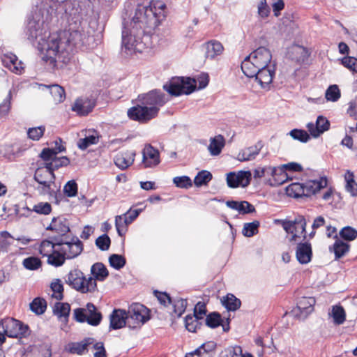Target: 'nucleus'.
<instances>
[{"instance_id": "f257e3e1", "label": "nucleus", "mask_w": 357, "mask_h": 357, "mask_svg": "<svg viewBox=\"0 0 357 357\" xmlns=\"http://www.w3.org/2000/svg\"><path fill=\"white\" fill-rule=\"evenodd\" d=\"M136 6L129 26L123 23L121 50L127 55L142 52L151 45L153 30L166 16V4L160 0H129Z\"/></svg>"}, {"instance_id": "f03ea898", "label": "nucleus", "mask_w": 357, "mask_h": 357, "mask_svg": "<svg viewBox=\"0 0 357 357\" xmlns=\"http://www.w3.org/2000/svg\"><path fill=\"white\" fill-rule=\"evenodd\" d=\"M137 101L138 104L130 108L127 114L130 119L144 123L158 116L160 107L166 103L167 100L161 90L153 89L139 94Z\"/></svg>"}, {"instance_id": "7ed1b4c3", "label": "nucleus", "mask_w": 357, "mask_h": 357, "mask_svg": "<svg viewBox=\"0 0 357 357\" xmlns=\"http://www.w3.org/2000/svg\"><path fill=\"white\" fill-rule=\"evenodd\" d=\"M98 36L92 34L86 23L79 17L73 22H68V49L72 52L94 49L100 43Z\"/></svg>"}, {"instance_id": "20e7f679", "label": "nucleus", "mask_w": 357, "mask_h": 357, "mask_svg": "<svg viewBox=\"0 0 357 357\" xmlns=\"http://www.w3.org/2000/svg\"><path fill=\"white\" fill-rule=\"evenodd\" d=\"M91 273L93 277L86 279L84 273L79 269L68 273V285L81 293L94 292L97 289L96 280L105 281L109 275L106 266L101 262L92 265Z\"/></svg>"}, {"instance_id": "39448f33", "label": "nucleus", "mask_w": 357, "mask_h": 357, "mask_svg": "<svg viewBox=\"0 0 357 357\" xmlns=\"http://www.w3.org/2000/svg\"><path fill=\"white\" fill-rule=\"evenodd\" d=\"M163 89L174 96L189 95L196 89V79L183 77H174L169 84H164Z\"/></svg>"}, {"instance_id": "423d86ee", "label": "nucleus", "mask_w": 357, "mask_h": 357, "mask_svg": "<svg viewBox=\"0 0 357 357\" xmlns=\"http://www.w3.org/2000/svg\"><path fill=\"white\" fill-rule=\"evenodd\" d=\"M127 312L128 328H139L150 319V310L145 305L139 303H132L128 307Z\"/></svg>"}, {"instance_id": "0eeeda50", "label": "nucleus", "mask_w": 357, "mask_h": 357, "mask_svg": "<svg viewBox=\"0 0 357 357\" xmlns=\"http://www.w3.org/2000/svg\"><path fill=\"white\" fill-rule=\"evenodd\" d=\"M46 53L43 54L42 59L52 65V68L56 66V59L59 60L62 57L61 54L66 50V43L62 42L59 36H51L49 40L47 41Z\"/></svg>"}, {"instance_id": "6e6552de", "label": "nucleus", "mask_w": 357, "mask_h": 357, "mask_svg": "<svg viewBox=\"0 0 357 357\" xmlns=\"http://www.w3.org/2000/svg\"><path fill=\"white\" fill-rule=\"evenodd\" d=\"M74 317L78 322H87L88 324L93 326H98L102 319L101 312L91 303H87L85 307L75 309Z\"/></svg>"}, {"instance_id": "1a4fd4ad", "label": "nucleus", "mask_w": 357, "mask_h": 357, "mask_svg": "<svg viewBox=\"0 0 357 357\" xmlns=\"http://www.w3.org/2000/svg\"><path fill=\"white\" fill-rule=\"evenodd\" d=\"M307 220L302 215H297L292 220H284L282 221V226L284 230L291 234L290 241H296L301 236L305 241L307 238L306 233Z\"/></svg>"}, {"instance_id": "9d476101", "label": "nucleus", "mask_w": 357, "mask_h": 357, "mask_svg": "<svg viewBox=\"0 0 357 357\" xmlns=\"http://www.w3.org/2000/svg\"><path fill=\"white\" fill-rule=\"evenodd\" d=\"M43 23V17L36 11L29 17L26 27V33L29 40L33 41L42 35Z\"/></svg>"}, {"instance_id": "9b49d317", "label": "nucleus", "mask_w": 357, "mask_h": 357, "mask_svg": "<svg viewBox=\"0 0 357 357\" xmlns=\"http://www.w3.org/2000/svg\"><path fill=\"white\" fill-rule=\"evenodd\" d=\"M34 179L43 185V192L47 193L50 190L51 184L54 183V174L51 172V167H47L45 165L36 169Z\"/></svg>"}, {"instance_id": "f8f14e48", "label": "nucleus", "mask_w": 357, "mask_h": 357, "mask_svg": "<svg viewBox=\"0 0 357 357\" xmlns=\"http://www.w3.org/2000/svg\"><path fill=\"white\" fill-rule=\"evenodd\" d=\"M96 101L93 98L81 97L78 98L72 106V110L77 115L84 116L92 112L96 106Z\"/></svg>"}, {"instance_id": "ddd939ff", "label": "nucleus", "mask_w": 357, "mask_h": 357, "mask_svg": "<svg viewBox=\"0 0 357 357\" xmlns=\"http://www.w3.org/2000/svg\"><path fill=\"white\" fill-rule=\"evenodd\" d=\"M2 64L4 67L9 69L15 74H22L24 71L23 63L18 61L16 55L12 52L2 53L0 55Z\"/></svg>"}, {"instance_id": "4468645a", "label": "nucleus", "mask_w": 357, "mask_h": 357, "mask_svg": "<svg viewBox=\"0 0 357 357\" xmlns=\"http://www.w3.org/2000/svg\"><path fill=\"white\" fill-rule=\"evenodd\" d=\"M126 326L128 327L126 310L114 309L109 315V331L121 329Z\"/></svg>"}, {"instance_id": "2eb2a0df", "label": "nucleus", "mask_w": 357, "mask_h": 357, "mask_svg": "<svg viewBox=\"0 0 357 357\" xmlns=\"http://www.w3.org/2000/svg\"><path fill=\"white\" fill-rule=\"evenodd\" d=\"M142 162L146 168L155 167L160 162L158 150L151 144H146L144 146L142 151Z\"/></svg>"}, {"instance_id": "dca6fc26", "label": "nucleus", "mask_w": 357, "mask_h": 357, "mask_svg": "<svg viewBox=\"0 0 357 357\" xmlns=\"http://www.w3.org/2000/svg\"><path fill=\"white\" fill-rule=\"evenodd\" d=\"M248 56L259 68H265L271 66L270 63L271 61L272 55L270 50L264 47H258Z\"/></svg>"}, {"instance_id": "f3484780", "label": "nucleus", "mask_w": 357, "mask_h": 357, "mask_svg": "<svg viewBox=\"0 0 357 357\" xmlns=\"http://www.w3.org/2000/svg\"><path fill=\"white\" fill-rule=\"evenodd\" d=\"M296 257L301 264H307L312 260V245L308 241L298 243L296 248Z\"/></svg>"}, {"instance_id": "a211bd4d", "label": "nucleus", "mask_w": 357, "mask_h": 357, "mask_svg": "<svg viewBox=\"0 0 357 357\" xmlns=\"http://www.w3.org/2000/svg\"><path fill=\"white\" fill-rule=\"evenodd\" d=\"M274 75L275 66L271 65L265 68H259V73L255 76V78L261 88L265 89L272 83Z\"/></svg>"}, {"instance_id": "6ab92c4d", "label": "nucleus", "mask_w": 357, "mask_h": 357, "mask_svg": "<svg viewBox=\"0 0 357 357\" xmlns=\"http://www.w3.org/2000/svg\"><path fill=\"white\" fill-rule=\"evenodd\" d=\"M306 127L310 135L313 137L317 138L330 128V122L326 117L319 116L315 123H308Z\"/></svg>"}, {"instance_id": "aec40b11", "label": "nucleus", "mask_w": 357, "mask_h": 357, "mask_svg": "<svg viewBox=\"0 0 357 357\" xmlns=\"http://www.w3.org/2000/svg\"><path fill=\"white\" fill-rule=\"evenodd\" d=\"M47 230L55 231L59 235V239L67 241V219L63 216L54 218Z\"/></svg>"}, {"instance_id": "412c9836", "label": "nucleus", "mask_w": 357, "mask_h": 357, "mask_svg": "<svg viewBox=\"0 0 357 357\" xmlns=\"http://www.w3.org/2000/svg\"><path fill=\"white\" fill-rule=\"evenodd\" d=\"M135 155V152L132 151L119 153L114 158V164L119 169L124 170L133 163Z\"/></svg>"}, {"instance_id": "4be33fe9", "label": "nucleus", "mask_w": 357, "mask_h": 357, "mask_svg": "<svg viewBox=\"0 0 357 357\" xmlns=\"http://www.w3.org/2000/svg\"><path fill=\"white\" fill-rule=\"evenodd\" d=\"M262 147V143L261 142H258L254 146H251L241 150L238 154L237 158L240 161L252 160L259 153Z\"/></svg>"}, {"instance_id": "5701e85b", "label": "nucleus", "mask_w": 357, "mask_h": 357, "mask_svg": "<svg viewBox=\"0 0 357 357\" xmlns=\"http://www.w3.org/2000/svg\"><path fill=\"white\" fill-rule=\"evenodd\" d=\"M327 185L326 178H321L319 180H310L303 183L305 189V197H310L325 188Z\"/></svg>"}, {"instance_id": "b1692460", "label": "nucleus", "mask_w": 357, "mask_h": 357, "mask_svg": "<svg viewBox=\"0 0 357 357\" xmlns=\"http://www.w3.org/2000/svg\"><path fill=\"white\" fill-rule=\"evenodd\" d=\"M93 342V337H85L80 342H73L68 344V352L82 355L88 352V347H90Z\"/></svg>"}, {"instance_id": "393cba45", "label": "nucleus", "mask_w": 357, "mask_h": 357, "mask_svg": "<svg viewBox=\"0 0 357 357\" xmlns=\"http://www.w3.org/2000/svg\"><path fill=\"white\" fill-rule=\"evenodd\" d=\"M67 244V241L63 239H59L57 237L53 238V241L45 240L40 243L39 252L43 256H47L50 252L55 249L56 246H61Z\"/></svg>"}, {"instance_id": "a878e982", "label": "nucleus", "mask_w": 357, "mask_h": 357, "mask_svg": "<svg viewBox=\"0 0 357 357\" xmlns=\"http://www.w3.org/2000/svg\"><path fill=\"white\" fill-rule=\"evenodd\" d=\"M315 302L313 297H302L297 302L296 307L301 315L306 317L314 310Z\"/></svg>"}, {"instance_id": "bb28decb", "label": "nucleus", "mask_w": 357, "mask_h": 357, "mask_svg": "<svg viewBox=\"0 0 357 357\" xmlns=\"http://www.w3.org/2000/svg\"><path fill=\"white\" fill-rule=\"evenodd\" d=\"M241 70L245 76L252 78L259 73V66L247 56L241 63Z\"/></svg>"}, {"instance_id": "cd10ccee", "label": "nucleus", "mask_w": 357, "mask_h": 357, "mask_svg": "<svg viewBox=\"0 0 357 357\" xmlns=\"http://www.w3.org/2000/svg\"><path fill=\"white\" fill-rule=\"evenodd\" d=\"M206 56L211 59H214L215 56L220 55L224 50L223 45L219 41L212 40L207 42L206 44Z\"/></svg>"}, {"instance_id": "c85d7f7f", "label": "nucleus", "mask_w": 357, "mask_h": 357, "mask_svg": "<svg viewBox=\"0 0 357 357\" xmlns=\"http://www.w3.org/2000/svg\"><path fill=\"white\" fill-rule=\"evenodd\" d=\"M225 145V139L222 135L211 138L208 149L212 155H218Z\"/></svg>"}, {"instance_id": "c756f323", "label": "nucleus", "mask_w": 357, "mask_h": 357, "mask_svg": "<svg viewBox=\"0 0 357 357\" xmlns=\"http://www.w3.org/2000/svg\"><path fill=\"white\" fill-rule=\"evenodd\" d=\"M66 303L57 302L55 303L53 307V313L56 315L58 319L62 322L61 328L62 330H65L67 327V308L66 305Z\"/></svg>"}, {"instance_id": "7c9ffc66", "label": "nucleus", "mask_w": 357, "mask_h": 357, "mask_svg": "<svg viewBox=\"0 0 357 357\" xmlns=\"http://www.w3.org/2000/svg\"><path fill=\"white\" fill-rule=\"evenodd\" d=\"M335 241L333 245V250L335 254V257L338 259L345 255L349 251V245L340 240L337 235L334 236Z\"/></svg>"}, {"instance_id": "2f4dec72", "label": "nucleus", "mask_w": 357, "mask_h": 357, "mask_svg": "<svg viewBox=\"0 0 357 357\" xmlns=\"http://www.w3.org/2000/svg\"><path fill=\"white\" fill-rule=\"evenodd\" d=\"M83 250V243L77 236H73L68 241V259H73L81 254Z\"/></svg>"}, {"instance_id": "473e14b6", "label": "nucleus", "mask_w": 357, "mask_h": 357, "mask_svg": "<svg viewBox=\"0 0 357 357\" xmlns=\"http://www.w3.org/2000/svg\"><path fill=\"white\" fill-rule=\"evenodd\" d=\"M65 255L66 252L63 250L55 248L47 255V262L54 266H61L65 262Z\"/></svg>"}, {"instance_id": "72a5a7b5", "label": "nucleus", "mask_w": 357, "mask_h": 357, "mask_svg": "<svg viewBox=\"0 0 357 357\" xmlns=\"http://www.w3.org/2000/svg\"><path fill=\"white\" fill-rule=\"evenodd\" d=\"M184 322L185 328L192 333H196L202 326V320L192 314H188L184 319Z\"/></svg>"}, {"instance_id": "f704fd0d", "label": "nucleus", "mask_w": 357, "mask_h": 357, "mask_svg": "<svg viewBox=\"0 0 357 357\" xmlns=\"http://www.w3.org/2000/svg\"><path fill=\"white\" fill-rule=\"evenodd\" d=\"M93 134L86 136L84 138L79 139L77 142V146L81 150L86 149L89 146L97 144L99 142V136L96 130H93Z\"/></svg>"}, {"instance_id": "c9c22d12", "label": "nucleus", "mask_w": 357, "mask_h": 357, "mask_svg": "<svg viewBox=\"0 0 357 357\" xmlns=\"http://www.w3.org/2000/svg\"><path fill=\"white\" fill-rule=\"evenodd\" d=\"M30 310L37 315L45 313L47 309V301L41 297L35 298L29 304Z\"/></svg>"}, {"instance_id": "e433bc0d", "label": "nucleus", "mask_w": 357, "mask_h": 357, "mask_svg": "<svg viewBox=\"0 0 357 357\" xmlns=\"http://www.w3.org/2000/svg\"><path fill=\"white\" fill-rule=\"evenodd\" d=\"M65 150L66 147L63 146L45 148L40 153V157L45 162H51L53 159H54L56 157L58 153Z\"/></svg>"}, {"instance_id": "4c0bfd02", "label": "nucleus", "mask_w": 357, "mask_h": 357, "mask_svg": "<svg viewBox=\"0 0 357 357\" xmlns=\"http://www.w3.org/2000/svg\"><path fill=\"white\" fill-rule=\"evenodd\" d=\"M286 193L288 196L294 198L305 197L303 183H293L286 188Z\"/></svg>"}, {"instance_id": "58836bf2", "label": "nucleus", "mask_w": 357, "mask_h": 357, "mask_svg": "<svg viewBox=\"0 0 357 357\" xmlns=\"http://www.w3.org/2000/svg\"><path fill=\"white\" fill-rule=\"evenodd\" d=\"M346 181L345 188L346 190L351 194L353 197L357 196V183L354 181V175L353 172L347 170L344 175Z\"/></svg>"}, {"instance_id": "ea45409f", "label": "nucleus", "mask_w": 357, "mask_h": 357, "mask_svg": "<svg viewBox=\"0 0 357 357\" xmlns=\"http://www.w3.org/2000/svg\"><path fill=\"white\" fill-rule=\"evenodd\" d=\"M222 305L229 311H236L241 305L240 299L231 294H228L222 301Z\"/></svg>"}, {"instance_id": "a19ab883", "label": "nucleus", "mask_w": 357, "mask_h": 357, "mask_svg": "<svg viewBox=\"0 0 357 357\" xmlns=\"http://www.w3.org/2000/svg\"><path fill=\"white\" fill-rule=\"evenodd\" d=\"M50 288L53 291L52 297L56 298L58 301L63 299V292L64 291V287L60 279H54L51 282Z\"/></svg>"}, {"instance_id": "79ce46f5", "label": "nucleus", "mask_w": 357, "mask_h": 357, "mask_svg": "<svg viewBox=\"0 0 357 357\" xmlns=\"http://www.w3.org/2000/svg\"><path fill=\"white\" fill-rule=\"evenodd\" d=\"M332 317L335 324H342L346 319V314L343 307L341 305L333 306Z\"/></svg>"}, {"instance_id": "37998d69", "label": "nucleus", "mask_w": 357, "mask_h": 357, "mask_svg": "<svg viewBox=\"0 0 357 357\" xmlns=\"http://www.w3.org/2000/svg\"><path fill=\"white\" fill-rule=\"evenodd\" d=\"M213 178L212 174L206 170L199 172L194 178L196 186L200 187L206 185Z\"/></svg>"}, {"instance_id": "c03bdc74", "label": "nucleus", "mask_w": 357, "mask_h": 357, "mask_svg": "<svg viewBox=\"0 0 357 357\" xmlns=\"http://www.w3.org/2000/svg\"><path fill=\"white\" fill-rule=\"evenodd\" d=\"M23 266L30 271H36L42 266L41 260L37 257H29L22 261Z\"/></svg>"}, {"instance_id": "a18cd8bd", "label": "nucleus", "mask_w": 357, "mask_h": 357, "mask_svg": "<svg viewBox=\"0 0 357 357\" xmlns=\"http://www.w3.org/2000/svg\"><path fill=\"white\" fill-rule=\"evenodd\" d=\"M205 321L207 326L211 328H215L220 326L222 317L220 313L213 312L207 315Z\"/></svg>"}, {"instance_id": "49530a36", "label": "nucleus", "mask_w": 357, "mask_h": 357, "mask_svg": "<svg viewBox=\"0 0 357 357\" xmlns=\"http://www.w3.org/2000/svg\"><path fill=\"white\" fill-rule=\"evenodd\" d=\"M260 223L257 220L252 222L245 223L242 233L245 236L252 237L258 232V228Z\"/></svg>"}, {"instance_id": "de8ad7c7", "label": "nucleus", "mask_w": 357, "mask_h": 357, "mask_svg": "<svg viewBox=\"0 0 357 357\" xmlns=\"http://www.w3.org/2000/svg\"><path fill=\"white\" fill-rule=\"evenodd\" d=\"M109 265L116 270L122 268L126 263V258L120 255L112 254L109 257Z\"/></svg>"}, {"instance_id": "09e8293b", "label": "nucleus", "mask_w": 357, "mask_h": 357, "mask_svg": "<svg viewBox=\"0 0 357 357\" xmlns=\"http://www.w3.org/2000/svg\"><path fill=\"white\" fill-rule=\"evenodd\" d=\"M339 234L342 239L351 241L357 238V230L350 226H346L340 230Z\"/></svg>"}, {"instance_id": "8fccbe9b", "label": "nucleus", "mask_w": 357, "mask_h": 357, "mask_svg": "<svg viewBox=\"0 0 357 357\" xmlns=\"http://www.w3.org/2000/svg\"><path fill=\"white\" fill-rule=\"evenodd\" d=\"M50 93L55 102H61L65 98V90L59 85H52L50 88Z\"/></svg>"}, {"instance_id": "3c124183", "label": "nucleus", "mask_w": 357, "mask_h": 357, "mask_svg": "<svg viewBox=\"0 0 357 357\" xmlns=\"http://www.w3.org/2000/svg\"><path fill=\"white\" fill-rule=\"evenodd\" d=\"M128 225L124 220L123 215H116L115 217V227L119 236L123 237L126 235Z\"/></svg>"}, {"instance_id": "603ef678", "label": "nucleus", "mask_w": 357, "mask_h": 357, "mask_svg": "<svg viewBox=\"0 0 357 357\" xmlns=\"http://www.w3.org/2000/svg\"><path fill=\"white\" fill-rule=\"evenodd\" d=\"M289 135L294 139H296L303 143L308 142L310 139L307 132L301 129H293L290 131Z\"/></svg>"}, {"instance_id": "864d4df0", "label": "nucleus", "mask_w": 357, "mask_h": 357, "mask_svg": "<svg viewBox=\"0 0 357 357\" xmlns=\"http://www.w3.org/2000/svg\"><path fill=\"white\" fill-rule=\"evenodd\" d=\"M172 303H173L174 312L177 315L178 317H181V315L185 311L188 304L187 300L183 298H178L172 301Z\"/></svg>"}, {"instance_id": "5fc2aeb1", "label": "nucleus", "mask_w": 357, "mask_h": 357, "mask_svg": "<svg viewBox=\"0 0 357 357\" xmlns=\"http://www.w3.org/2000/svg\"><path fill=\"white\" fill-rule=\"evenodd\" d=\"M173 183L179 188L188 189L192 185V180L188 176H176L173 178Z\"/></svg>"}, {"instance_id": "6e6d98bb", "label": "nucleus", "mask_w": 357, "mask_h": 357, "mask_svg": "<svg viewBox=\"0 0 357 357\" xmlns=\"http://www.w3.org/2000/svg\"><path fill=\"white\" fill-rule=\"evenodd\" d=\"M11 98L12 93L11 91H10L3 102L0 104V119L8 114L11 108Z\"/></svg>"}, {"instance_id": "4d7b16f0", "label": "nucleus", "mask_w": 357, "mask_h": 357, "mask_svg": "<svg viewBox=\"0 0 357 357\" xmlns=\"http://www.w3.org/2000/svg\"><path fill=\"white\" fill-rule=\"evenodd\" d=\"M96 245L102 251L108 250L111 244V240L106 234L98 236L96 240Z\"/></svg>"}, {"instance_id": "13d9d810", "label": "nucleus", "mask_w": 357, "mask_h": 357, "mask_svg": "<svg viewBox=\"0 0 357 357\" xmlns=\"http://www.w3.org/2000/svg\"><path fill=\"white\" fill-rule=\"evenodd\" d=\"M340 98V91L335 84L330 86L326 91V98L328 100L335 102Z\"/></svg>"}, {"instance_id": "bf43d9fd", "label": "nucleus", "mask_w": 357, "mask_h": 357, "mask_svg": "<svg viewBox=\"0 0 357 357\" xmlns=\"http://www.w3.org/2000/svg\"><path fill=\"white\" fill-rule=\"evenodd\" d=\"M92 348L96 351L93 357H107V351L102 342H97L93 338V342L91 344Z\"/></svg>"}, {"instance_id": "052dcab7", "label": "nucleus", "mask_w": 357, "mask_h": 357, "mask_svg": "<svg viewBox=\"0 0 357 357\" xmlns=\"http://www.w3.org/2000/svg\"><path fill=\"white\" fill-rule=\"evenodd\" d=\"M101 4L100 10L97 13L98 18L100 17L101 13H107L116 6V0H98Z\"/></svg>"}, {"instance_id": "680f3d73", "label": "nucleus", "mask_w": 357, "mask_h": 357, "mask_svg": "<svg viewBox=\"0 0 357 357\" xmlns=\"http://www.w3.org/2000/svg\"><path fill=\"white\" fill-rule=\"evenodd\" d=\"M45 130L44 126L31 128L27 131L28 137L33 140L38 141L43 135Z\"/></svg>"}, {"instance_id": "e2e57ef3", "label": "nucleus", "mask_w": 357, "mask_h": 357, "mask_svg": "<svg viewBox=\"0 0 357 357\" xmlns=\"http://www.w3.org/2000/svg\"><path fill=\"white\" fill-rule=\"evenodd\" d=\"M237 174L241 187H247L250 183L252 178V174L250 171H238Z\"/></svg>"}, {"instance_id": "0e129e2a", "label": "nucleus", "mask_w": 357, "mask_h": 357, "mask_svg": "<svg viewBox=\"0 0 357 357\" xmlns=\"http://www.w3.org/2000/svg\"><path fill=\"white\" fill-rule=\"evenodd\" d=\"M238 212L245 215L255 212V206L247 201L239 202Z\"/></svg>"}, {"instance_id": "69168bd1", "label": "nucleus", "mask_w": 357, "mask_h": 357, "mask_svg": "<svg viewBox=\"0 0 357 357\" xmlns=\"http://www.w3.org/2000/svg\"><path fill=\"white\" fill-rule=\"evenodd\" d=\"M33 210L37 213L47 215L51 212L52 206L47 202H40L33 206Z\"/></svg>"}, {"instance_id": "338daca9", "label": "nucleus", "mask_w": 357, "mask_h": 357, "mask_svg": "<svg viewBox=\"0 0 357 357\" xmlns=\"http://www.w3.org/2000/svg\"><path fill=\"white\" fill-rule=\"evenodd\" d=\"M154 295L158 298V301L160 304L164 306H167V305L172 303V298L169 294L167 292H162L158 290H155L153 291Z\"/></svg>"}, {"instance_id": "774afa93", "label": "nucleus", "mask_w": 357, "mask_h": 357, "mask_svg": "<svg viewBox=\"0 0 357 357\" xmlns=\"http://www.w3.org/2000/svg\"><path fill=\"white\" fill-rule=\"evenodd\" d=\"M342 63L344 66L349 68L350 70L357 72V59L354 57H344L342 59Z\"/></svg>"}]
</instances>
